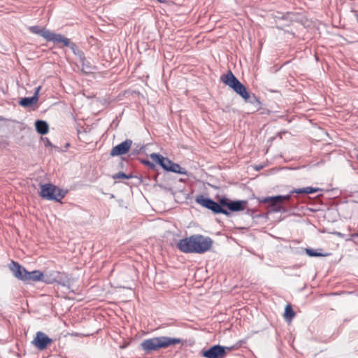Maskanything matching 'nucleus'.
<instances>
[{"label": "nucleus", "mask_w": 358, "mask_h": 358, "mask_svg": "<svg viewBox=\"0 0 358 358\" xmlns=\"http://www.w3.org/2000/svg\"><path fill=\"white\" fill-rule=\"evenodd\" d=\"M29 29L30 30L31 32L41 36L45 40H46L45 35H48V32H49V30L45 29V28H41V27H38V26L30 27L29 28Z\"/></svg>", "instance_id": "obj_18"}, {"label": "nucleus", "mask_w": 358, "mask_h": 358, "mask_svg": "<svg viewBox=\"0 0 358 358\" xmlns=\"http://www.w3.org/2000/svg\"><path fill=\"white\" fill-rule=\"evenodd\" d=\"M46 40L48 41H52L54 43H62L64 46H69L71 45L70 40L67 38H65L62 35L59 34H56L52 32L49 30L48 34L45 35Z\"/></svg>", "instance_id": "obj_12"}, {"label": "nucleus", "mask_w": 358, "mask_h": 358, "mask_svg": "<svg viewBox=\"0 0 358 358\" xmlns=\"http://www.w3.org/2000/svg\"><path fill=\"white\" fill-rule=\"evenodd\" d=\"M40 195L47 200L59 201L61 199L64 197L65 193L52 184H44L41 185Z\"/></svg>", "instance_id": "obj_5"}, {"label": "nucleus", "mask_w": 358, "mask_h": 358, "mask_svg": "<svg viewBox=\"0 0 358 358\" xmlns=\"http://www.w3.org/2000/svg\"><path fill=\"white\" fill-rule=\"evenodd\" d=\"M352 236H353L354 238H358V234H354V235H352Z\"/></svg>", "instance_id": "obj_27"}, {"label": "nucleus", "mask_w": 358, "mask_h": 358, "mask_svg": "<svg viewBox=\"0 0 358 358\" xmlns=\"http://www.w3.org/2000/svg\"><path fill=\"white\" fill-rule=\"evenodd\" d=\"M42 282L47 284H52L53 282H57L63 286L66 285V283L62 278V274L56 271H51L43 273Z\"/></svg>", "instance_id": "obj_9"}, {"label": "nucleus", "mask_w": 358, "mask_h": 358, "mask_svg": "<svg viewBox=\"0 0 358 358\" xmlns=\"http://www.w3.org/2000/svg\"><path fill=\"white\" fill-rule=\"evenodd\" d=\"M357 159H358V154H357Z\"/></svg>", "instance_id": "obj_28"}, {"label": "nucleus", "mask_w": 358, "mask_h": 358, "mask_svg": "<svg viewBox=\"0 0 358 358\" xmlns=\"http://www.w3.org/2000/svg\"><path fill=\"white\" fill-rule=\"evenodd\" d=\"M131 145H132V141L130 139H127L124 141H123L122 143L113 147L110 151V155L112 157L124 155L129 150Z\"/></svg>", "instance_id": "obj_10"}, {"label": "nucleus", "mask_w": 358, "mask_h": 358, "mask_svg": "<svg viewBox=\"0 0 358 358\" xmlns=\"http://www.w3.org/2000/svg\"><path fill=\"white\" fill-rule=\"evenodd\" d=\"M252 98H253L254 101H255L257 103H259V101L255 95L252 96Z\"/></svg>", "instance_id": "obj_26"}, {"label": "nucleus", "mask_w": 358, "mask_h": 358, "mask_svg": "<svg viewBox=\"0 0 358 358\" xmlns=\"http://www.w3.org/2000/svg\"><path fill=\"white\" fill-rule=\"evenodd\" d=\"M294 316V312L293 311L290 305H287L285 310V317L287 320H291Z\"/></svg>", "instance_id": "obj_21"}, {"label": "nucleus", "mask_w": 358, "mask_h": 358, "mask_svg": "<svg viewBox=\"0 0 358 358\" xmlns=\"http://www.w3.org/2000/svg\"><path fill=\"white\" fill-rule=\"evenodd\" d=\"M182 342V341L180 338L159 336L144 340L141 343V347L143 351L149 352L180 344Z\"/></svg>", "instance_id": "obj_1"}, {"label": "nucleus", "mask_w": 358, "mask_h": 358, "mask_svg": "<svg viewBox=\"0 0 358 358\" xmlns=\"http://www.w3.org/2000/svg\"><path fill=\"white\" fill-rule=\"evenodd\" d=\"M208 209L211 210L215 213H222L227 215H229V213L227 210L223 209L218 203L213 200H212Z\"/></svg>", "instance_id": "obj_16"}, {"label": "nucleus", "mask_w": 358, "mask_h": 358, "mask_svg": "<svg viewBox=\"0 0 358 358\" xmlns=\"http://www.w3.org/2000/svg\"><path fill=\"white\" fill-rule=\"evenodd\" d=\"M132 176L131 175H126L125 173L122 172L117 173L113 176L115 179H129Z\"/></svg>", "instance_id": "obj_22"}, {"label": "nucleus", "mask_w": 358, "mask_h": 358, "mask_svg": "<svg viewBox=\"0 0 358 358\" xmlns=\"http://www.w3.org/2000/svg\"><path fill=\"white\" fill-rule=\"evenodd\" d=\"M41 89V86L35 89L34 96L31 97H24L20 101V104L23 107H29L36 103L38 100V93Z\"/></svg>", "instance_id": "obj_13"}, {"label": "nucleus", "mask_w": 358, "mask_h": 358, "mask_svg": "<svg viewBox=\"0 0 358 358\" xmlns=\"http://www.w3.org/2000/svg\"><path fill=\"white\" fill-rule=\"evenodd\" d=\"M289 199H290L289 194L285 195V196L278 195V196H275L267 197L264 199V201L265 202H271L272 204L274 205L277 203H281L284 201H288Z\"/></svg>", "instance_id": "obj_15"}, {"label": "nucleus", "mask_w": 358, "mask_h": 358, "mask_svg": "<svg viewBox=\"0 0 358 358\" xmlns=\"http://www.w3.org/2000/svg\"><path fill=\"white\" fill-rule=\"evenodd\" d=\"M229 201H227V200L226 199H222L220 200V205L222 206H227L228 208V205H229Z\"/></svg>", "instance_id": "obj_25"}, {"label": "nucleus", "mask_w": 358, "mask_h": 358, "mask_svg": "<svg viewBox=\"0 0 358 358\" xmlns=\"http://www.w3.org/2000/svg\"><path fill=\"white\" fill-rule=\"evenodd\" d=\"M306 252L310 257L323 256V255H322L321 253L317 252L314 251L313 250L309 249V248L306 249Z\"/></svg>", "instance_id": "obj_23"}, {"label": "nucleus", "mask_w": 358, "mask_h": 358, "mask_svg": "<svg viewBox=\"0 0 358 358\" xmlns=\"http://www.w3.org/2000/svg\"><path fill=\"white\" fill-rule=\"evenodd\" d=\"M9 268L15 278L24 282L42 281L43 277V273L41 271L38 270L27 271L23 266L14 261L9 264Z\"/></svg>", "instance_id": "obj_2"}, {"label": "nucleus", "mask_w": 358, "mask_h": 358, "mask_svg": "<svg viewBox=\"0 0 358 358\" xmlns=\"http://www.w3.org/2000/svg\"><path fill=\"white\" fill-rule=\"evenodd\" d=\"M212 244L210 238L200 234L194 235V253L203 254L210 250Z\"/></svg>", "instance_id": "obj_6"}, {"label": "nucleus", "mask_w": 358, "mask_h": 358, "mask_svg": "<svg viewBox=\"0 0 358 358\" xmlns=\"http://www.w3.org/2000/svg\"><path fill=\"white\" fill-rule=\"evenodd\" d=\"M52 343V340L42 331L36 332V336L31 342V343L39 350H45Z\"/></svg>", "instance_id": "obj_7"}, {"label": "nucleus", "mask_w": 358, "mask_h": 358, "mask_svg": "<svg viewBox=\"0 0 358 358\" xmlns=\"http://www.w3.org/2000/svg\"><path fill=\"white\" fill-rule=\"evenodd\" d=\"M69 47L71 48L75 55H79L80 57H82V52L76 47L75 44L71 43Z\"/></svg>", "instance_id": "obj_24"}, {"label": "nucleus", "mask_w": 358, "mask_h": 358, "mask_svg": "<svg viewBox=\"0 0 358 358\" xmlns=\"http://www.w3.org/2000/svg\"><path fill=\"white\" fill-rule=\"evenodd\" d=\"M36 129L41 134H45L48 132V125L46 122L37 120L35 122Z\"/></svg>", "instance_id": "obj_17"}, {"label": "nucleus", "mask_w": 358, "mask_h": 358, "mask_svg": "<svg viewBox=\"0 0 358 358\" xmlns=\"http://www.w3.org/2000/svg\"><path fill=\"white\" fill-rule=\"evenodd\" d=\"M150 159L159 164L164 169L178 173H185L184 169L179 164L173 163L169 159L164 157L162 155L157 153H152L150 155Z\"/></svg>", "instance_id": "obj_4"}, {"label": "nucleus", "mask_w": 358, "mask_h": 358, "mask_svg": "<svg viewBox=\"0 0 358 358\" xmlns=\"http://www.w3.org/2000/svg\"><path fill=\"white\" fill-rule=\"evenodd\" d=\"M221 80L227 85L232 88L245 101H248L250 98L246 87L234 76L231 71L221 76Z\"/></svg>", "instance_id": "obj_3"}, {"label": "nucleus", "mask_w": 358, "mask_h": 358, "mask_svg": "<svg viewBox=\"0 0 358 358\" xmlns=\"http://www.w3.org/2000/svg\"><path fill=\"white\" fill-rule=\"evenodd\" d=\"M195 201L197 203L208 209L212 199L205 197L203 195H199L196 198Z\"/></svg>", "instance_id": "obj_20"}, {"label": "nucleus", "mask_w": 358, "mask_h": 358, "mask_svg": "<svg viewBox=\"0 0 358 358\" xmlns=\"http://www.w3.org/2000/svg\"><path fill=\"white\" fill-rule=\"evenodd\" d=\"M320 190L319 188H314L311 187H307L304 188L296 189L291 191V193L296 194H313Z\"/></svg>", "instance_id": "obj_19"}, {"label": "nucleus", "mask_w": 358, "mask_h": 358, "mask_svg": "<svg viewBox=\"0 0 358 358\" xmlns=\"http://www.w3.org/2000/svg\"><path fill=\"white\" fill-rule=\"evenodd\" d=\"M245 204L246 201H230L228 205V208L231 211H240L244 209Z\"/></svg>", "instance_id": "obj_14"}, {"label": "nucleus", "mask_w": 358, "mask_h": 358, "mask_svg": "<svg viewBox=\"0 0 358 358\" xmlns=\"http://www.w3.org/2000/svg\"><path fill=\"white\" fill-rule=\"evenodd\" d=\"M194 235L181 239L177 243L178 248L185 253H194Z\"/></svg>", "instance_id": "obj_11"}, {"label": "nucleus", "mask_w": 358, "mask_h": 358, "mask_svg": "<svg viewBox=\"0 0 358 358\" xmlns=\"http://www.w3.org/2000/svg\"><path fill=\"white\" fill-rule=\"evenodd\" d=\"M225 350L226 348L216 345L207 350L203 351L202 355L206 358H224L226 355Z\"/></svg>", "instance_id": "obj_8"}]
</instances>
